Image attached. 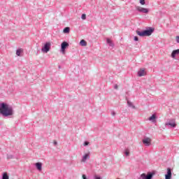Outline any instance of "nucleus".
<instances>
[{
    "mask_svg": "<svg viewBox=\"0 0 179 179\" xmlns=\"http://www.w3.org/2000/svg\"><path fill=\"white\" fill-rule=\"evenodd\" d=\"M149 121H152V122H156V115H152L151 117L148 118Z\"/></svg>",
    "mask_w": 179,
    "mask_h": 179,
    "instance_id": "16",
    "label": "nucleus"
},
{
    "mask_svg": "<svg viewBox=\"0 0 179 179\" xmlns=\"http://www.w3.org/2000/svg\"><path fill=\"white\" fill-rule=\"evenodd\" d=\"M138 76H140V77L145 76V70L140 69V71H138Z\"/></svg>",
    "mask_w": 179,
    "mask_h": 179,
    "instance_id": "14",
    "label": "nucleus"
},
{
    "mask_svg": "<svg viewBox=\"0 0 179 179\" xmlns=\"http://www.w3.org/2000/svg\"><path fill=\"white\" fill-rule=\"evenodd\" d=\"M115 111H112L111 112V115H113V117L115 116Z\"/></svg>",
    "mask_w": 179,
    "mask_h": 179,
    "instance_id": "30",
    "label": "nucleus"
},
{
    "mask_svg": "<svg viewBox=\"0 0 179 179\" xmlns=\"http://www.w3.org/2000/svg\"><path fill=\"white\" fill-rule=\"evenodd\" d=\"M176 43H179V36H176Z\"/></svg>",
    "mask_w": 179,
    "mask_h": 179,
    "instance_id": "31",
    "label": "nucleus"
},
{
    "mask_svg": "<svg viewBox=\"0 0 179 179\" xmlns=\"http://www.w3.org/2000/svg\"><path fill=\"white\" fill-rule=\"evenodd\" d=\"M51 50V42H46L44 46L41 48L42 52H48Z\"/></svg>",
    "mask_w": 179,
    "mask_h": 179,
    "instance_id": "4",
    "label": "nucleus"
},
{
    "mask_svg": "<svg viewBox=\"0 0 179 179\" xmlns=\"http://www.w3.org/2000/svg\"><path fill=\"white\" fill-rule=\"evenodd\" d=\"M35 166H36L37 170H38V171H41V170H43V164L41 162L36 163Z\"/></svg>",
    "mask_w": 179,
    "mask_h": 179,
    "instance_id": "10",
    "label": "nucleus"
},
{
    "mask_svg": "<svg viewBox=\"0 0 179 179\" xmlns=\"http://www.w3.org/2000/svg\"><path fill=\"white\" fill-rule=\"evenodd\" d=\"M22 51H23L22 49H17L16 50V55H17V57H20V54H22Z\"/></svg>",
    "mask_w": 179,
    "mask_h": 179,
    "instance_id": "17",
    "label": "nucleus"
},
{
    "mask_svg": "<svg viewBox=\"0 0 179 179\" xmlns=\"http://www.w3.org/2000/svg\"><path fill=\"white\" fill-rule=\"evenodd\" d=\"M87 159H90V155L89 154H85L83 157L81 162H83V163H85L86 160H87Z\"/></svg>",
    "mask_w": 179,
    "mask_h": 179,
    "instance_id": "11",
    "label": "nucleus"
},
{
    "mask_svg": "<svg viewBox=\"0 0 179 179\" xmlns=\"http://www.w3.org/2000/svg\"><path fill=\"white\" fill-rule=\"evenodd\" d=\"M155 173L150 172L148 173L147 175L145 173H142L140 176V179H152Z\"/></svg>",
    "mask_w": 179,
    "mask_h": 179,
    "instance_id": "5",
    "label": "nucleus"
},
{
    "mask_svg": "<svg viewBox=\"0 0 179 179\" xmlns=\"http://www.w3.org/2000/svg\"><path fill=\"white\" fill-rule=\"evenodd\" d=\"M7 159H13V155H7Z\"/></svg>",
    "mask_w": 179,
    "mask_h": 179,
    "instance_id": "22",
    "label": "nucleus"
},
{
    "mask_svg": "<svg viewBox=\"0 0 179 179\" xmlns=\"http://www.w3.org/2000/svg\"><path fill=\"white\" fill-rule=\"evenodd\" d=\"M2 179H9V176H8V173H4L3 174Z\"/></svg>",
    "mask_w": 179,
    "mask_h": 179,
    "instance_id": "20",
    "label": "nucleus"
},
{
    "mask_svg": "<svg viewBox=\"0 0 179 179\" xmlns=\"http://www.w3.org/2000/svg\"><path fill=\"white\" fill-rule=\"evenodd\" d=\"M124 153H125L126 156H129V151L126 150Z\"/></svg>",
    "mask_w": 179,
    "mask_h": 179,
    "instance_id": "27",
    "label": "nucleus"
},
{
    "mask_svg": "<svg viewBox=\"0 0 179 179\" xmlns=\"http://www.w3.org/2000/svg\"><path fill=\"white\" fill-rule=\"evenodd\" d=\"M53 145H55V146H57V145H58V142H57V141H55L53 142Z\"/></svg>",
    "mask_w": 179,
    "mask_h": 179,
    "instance_id": "29",
    "label": "nucleus"
},
{
    "mask_svg": "<svg viewBox=\"0 0 179 179\" xmlns=\"http://www.w3.org/2000/svg\"><path fill=\"white\" fill-rule=\"evenodd\" d=\"M155 31V29L152 27H148V29H145L143 31L136 30V33L140 37H149V36H152V33Z\"/></svg>",
    "mask_w": 179,
    "mask_h": 179,
    "instance_id": "2",
    "label": "nucleus"
},
{
    "mask_svg": "<svg viewBox=\"0 0 179 179\" xmlns=\"http://www.w3.org/2000/svg\"><path fill=\"white\" fill-rule=\"evenodd\" d=\"M141 5H145V0H140Z\"/></svg>",
    "mask_w": 179,
    "mask_h": 179,
    "instance_id": "23",
    "label": "nucleus"
},
{
    "mask_svg": "<svg viewBox=\"0 0 179 179\" xmlns=\"http://www.w3.org/2000/svg\"><path fill=\"white\" fill-rule=\"evenodd\" d=\"M106 43L110 45V47H114V43H113V41L110 38H106Z\"/></svg>",
    "mask_w": 179,
    "mask_h": 179,
    "instance_id": "13",
    "label": "nucleus"
},
{
    "mask_svg": "<svg viewBox=\"0 0 179 179\" xmlns=\"http://www.w3.org/2000/svg\"><path fill=\"white\" fill-rule=\"evenodd\" d=\"M117 179H120V178H117Z\"/></svg>",
    "mask_w": 179,
    "mask_h": 179,
    "instance_id": "33",
    "label": "nucleus"
},
{
    "mask_svg": "<svg viewBox=\"0 0 179 179\" xmlns=\"http://www.w3.org/2000/svg\"><path fill=\"white\" fill-rule=\"evenodd\" d=\"M134 41H139V38H138V36H134Z\"/></svg>",
    "mask_w": 179,
    "mask_h": 179,
    "instance_id": "24",
    "label": "nucleus"
},
{
    "mask_svg": "<svg viewBox=\"0 0 179 179\" xmlns=\"http://www.w3.org/2000/svg\"><path fill=\"white\" fill-rule=\"evenodd\" d=\"M89 145V142L88 141H85L84 142V146H87Z\"/></svg>",
    "mask_w": 179,
    "mask_h": 179,
    "instance_id": "26",
    "label": "nucleus"
},
{
    "mask_svg": "<svg viewBox=\"0 0 179 179\" xmlns=\"http://www.w3.org/2000/svg\"><path fill=\"white\" fill-rule=\"evenodd\" d=\"M81 19H83V20H85L86 19V14H83L81 16Z\"/></svg>",
    "mask_w": 179,
    "mask_h": 179,
    "instance_id": "21",
    "label": "nucleus"
},
{
    "mask_svg": "<svg viewBox=\"0 0 179 179\" xmlns=\"http://www.w3.org/2000/svg\"><path fill=\"white\" fill-rule=\"evenodd\" d=\"M165 127H170V128H176L177 124H176V119H171L165 123Z\"/></svg>",
    "mask_w": 179,
    "mask_h": 179,
    "instance_id": "3",
    "label": "nucleus"
},
{
    "mask_svg": "<svg viewBox=\"0 0 179 179\" xmlns=\"http://www.w3.org/2000/svg\"><path fill=\"white\" fill-rule=\"evenodd\" d=\"M127 104H128L129 107H131V108H135V106H134L132 102L127 101Z\"/></svg>",
    "mask_w": 179,
    "mask_h": 179,
    "instance_id": "18",
    "label": "nucleus"
},
{
    "mask_svg": "<svg viewBox=\"0 0 179 179\" xmlns=\"http://www.w3.org/2000/svg\"><path fill=\"white\" fill-rule=\"evenodd\" d=\"M94 179H101L100 176H94Z\"/></svg>",
    "mask_w": 179,
    "mask_h": 179,
    "instance_id": "25",
    "label": "nucleus"
},
{
    "mask_svg": "<svg viewBox=\"0 0 179 179\" xmlns=\"http://www.w3.org/2000/svg\"><path fill=\"white\" fill-rule=\"evenodd\" d=\"M114 89H115V90L118 89V85H115L114 86Z\"/></svg>",
    "mask_w": 179,
    "mask_h": 179,
    "instance_id": "32",
    "label": "nucleus"
},
{
    "mask_svg": "<svg viewBox=\"0 0 179 179\" xmlns=\"http://www.w3.org/2000/svg\"><path fill=\"white\" fill-rule=\"evenodd\" d=\"M165 179H171V169H167V173L165 175Z\"/></svg>",
    "mask_w": 179,
    "mask_h": 179,
    "instance_id": "9",
    "label": "nucleus"
},
{
    "mask_svg": "<svg viewBox=\"0 0 179 179\" xmlns=\"http://www.w3.org/2000/svg\"><path fill=\"white\" fill-rule=\"evenodd\" d=\"M178 54H179V49L175 50L171 53V57L172 58H176V56L178 55Z\"/></svg>",
    "mask_w": 179,
    "mask_h": 179,
    "instance_id": "12",
    "label": "nucleus"
},
{
    "mask_svg": "<svg viewBox=\"0 0 179 179\" xmlns=\"http://www.w3.org/2000/svg\"><path fill=\"white\" fill-rule=\"evenodd\" d=\"M136 10H138V12H140V13H149L148 8H145L143 7L137 6V7H136Z\"/></svg>",
    "mask_w": 179,
    "mask_h": 179,
    "instance_id": "6",
    "label": "nucleus"
},
{
    "mask_svg": "<svg viewBox=\"0 0 179 179\" xmlns=\"http://www.w3.org/2000/svg\"><path fill=\"white\" fill-rule=\"evenodd\" d=\"M80 45H82V47H86L87 45V42L83 39L80 41Z\"/></svg>",
    "mask_w": 179,
    "mask_h": 179,
    "instance_id": "15",
    "label": "nucleus"
},
{
    "mask_svg": "<svg viewBox=\"0 0 179 179\" xmlns=\"http://www.w3.org/2000/svg\"><path fill=\"white\" fill-rule=\"evenodd\" d=\"M82 177H83V179H87V177L85 174H83Z\"/></svg>",
    "mask_w": 179,
    "mask_h": 179,
    "instance_id": "28",
    "label": "nucleus"
},
{
    "mask_svg": "<svg viewBox=\"0 0 179 179\" xmlns=\"http://www.w3.org/2000/svg\"><path fill=\"white\" fill-rule=\"evenodd\" d=\"M150 142H152L150 138L146 137L143 139V143L145 145V146H150Z\"/></svg>",
    "mask_w": 179,
    "mask_h": 179,
    "instance_id": "8",
    "label": "nucleus"
},
{
    "mask_svg": "<svg viewBox=\"0 0 179 179\" xmlns=\"http://www.w3.org/2000/svg\"><path fill=\"white\" fill-rule=\"evenodd\" d=\"M70 30H71V29L67 27H65V28L64 29L63 32H64V33H69Z\"/></svg>",
    "mask_w": 179,
    "mask_h": 179,
    "instance_id": "19",
    "label": "nucleus"
},
{
    "mask_svg": "<svg viewBox=\"0 0 179 179\" xmlns=\"http://www.w3.org/2000/svg\"><path fill=\"white\" fill-rule=\"evenodd\" d=\"M0 114L3 117L13 115V108L5 103H0Z\"/></svg>",
    "mask_w": 179,
    "mask_h": 179,
    "instance_id": "1",
    "label": "nucleus"
},
{
    "mask_svg": "<svg viewBox=\"0 0 179 179\" xmlns=\"http://www.w3.org/2000/svg\"><path fill=\"white\" fill-rule=\"evenodd\" d=\"M69 47V43H68L66 41H64L61 44V51L63 52V54H65V50H66V48Z\"/></svg>",
    "mask_w": 179,
    "mask_h": 179,
    "instance_id": "7",
    "label": "nucleus"
}]
</instances>
